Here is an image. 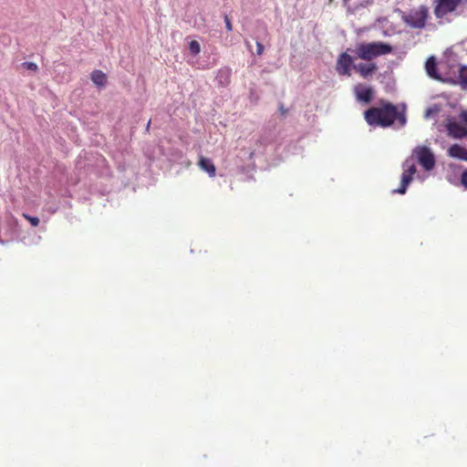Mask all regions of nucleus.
Here are the masks:
<instances>
[{"instance_id": "nucleus-5", "label": "nucleus", "mask_w": 467, "mask_h": 467, "mask_svg": "<svg viewBox=\"0 0 467 467\" xmlns=\"http://www.w3.org/2000/svg\"><path fill=\"white\" fill-rule=\"evenodd\" d=\"M413 155L425 171H431L435 166V156L430 148L419 146L413 150Z\"/></svg>"}, {"instance_id": "nucleus-15", "label": "nucleus", "mask_w": 467, "mask_h": 467, "mask_svg": "<svg viewBox=\"0 0 467 467\" xmlns=\"http://www.w3.org/2000/svg\"><path fill=\"white\" fill-rule=\"evenodd\" d=\"M189 49L192 55H198L201 52L199 42L196 40H192L189 45Z\"/></svg>"}, {"instance_id": "nucleus-9", "label": "nucleus", "mask_w": 467, "mask_h": 467, "mask_svg": "<svg viewBox=\"0 0 467 467\" xmlns=\"http://www.w3.org/2000/svg\"><path fill=\"white\" fill-rule=\"evenodd\" d=\"M448 134L454 139L467 137V128L457 121H449L446 124Z\"/></svg>"}, {"instance_id": "nucleus-14", "label": "nucleus", "mask_w": 467, "mask_h": 467, "mask_svg": "<svg viewBox=\"0 0 467 467\" xmlns=\"http://www.w3.org/2000/svg\"><path fill=\"white\" fill-rule=\"evenodd\" d=\"M90 78L92 82L99 88H104L107 84V76L101 70H94Z\"/></svg>"}, {"instance_id": "nucleus-25", "label": "nucleus", "mask_w": 467, "mask_h": 467, "mask_svg": "<svg viewBox=\"0 0 467 467\" xmlns=\"http://www.w3.org/2000/svg\"><path fill=\"white\" fill-rule=\"evenodd\" d=\"M350 0H343L344 3H348L349 2Z\"/></svg>"}, {"instance_id": "nucleus-23", "label": "nucleus", "mask_w": 467, "mask_h": 467, "mask_svg": "<svg viewBox=\"0 0 467 467\" xmlns=\"http://www.w3.org/2000/svg\"><path fill=\"white\" fill-rule=\"evenodd\" d=\"M461 118L462 119L467 123V112L466 111H463L462 114H461Z\"/></svg>"}, {"instance_id": "nucleus-1", "label": "nucleus", "mask_w": 467, "mask_h": 467, "mask_svg": "<svg viewBox=\"0 0 467 467\" xmlns=\"http://www.w3.org/2000/svg\"><path fill=\"white\" fill-rule=\"evenodd\" d=\"M364 119L369 126L387 128L397 121L400 127L406 122L405 109H399L392 103L381 99L379 107H371L364 112Z\"/></svg>"}, {"instance_id": "nucleus-4", "label": "nucleus", "mask_w": 467, "mask_h": 467, "mask_svg": "<svg viewBox=\"0 0 467 467\" xmlns=\"http://www.w3.org/2000/svg\"><path fill=\"white\" fill-rule=\"evenodd\" d=\"M402 169L403 172L401 174L400 186V188L393 190V193H406L408 186L413 180V176L417 171V168L412 158H409L403 162Z\"/></svg>"}, {"instance_id": "nucleus-21", "label": "nucleus", "mask_w": 467, "mask_h": 467, "mask_svg": "<svg viewBox=\"0 0 467 467\" xmlns=\"http://www.w3.org/2000/svg\"><path fill=\"white\" fill-rule=\"evenodd\" d=\"M461 182L465 188H467V170L462 173Z\"/></svg>"}, {"instance_id": "nucleus-8", "label": "nucleus", "mask_w": 467, "mask_h": 467, "mask_svg": "<svg viewBox=\"0 0 467 467\" xmlns=\"http://www.w3.org/2000/svg\"><path fill=\"white\" fill-rule=\"evenodd\" d=\"M354 94L358 101L369 104L374 96V89L362 84H358L354 88Z\"/></svg>"}, {"instance_id": "nucleus-6", "label": "nucleus", "mask_w": 467, "mask_h": 467, "mask_svg": "<svg viewBox=\"0 0 467 467\" xmlns=\"http://www.w3.org/2000/svg\"><path fill=\"white\" fill-rule=\"evenodd\" d=\"M463 0H435L434 15L437 18H442L446 15L454 12Z\"/></svg>"}, {"instance_id": "nucleus-11", "label": "nucleus", "mask_w": 467, "mask_h": 467, "mask_svg": "<svg viewBox=\"0 0 467 467\" xmlns=\"http://www.w3.org/2000/svg\"><path fill=\"white\" fill-rule=\"evenodd\" d=\"M353 67L363 78H368L378 69V67L375 63H359L358 65H354Z\"/></svg>"}, {"instance_id": "nucleus-7", "label": "nucleus", "mask_w": 467, "mask_h": 467, "mask_svg": "<svg viewBox=\"0 0 467 467\" xmlns=\"http://www.w3.org/2000/svg\"><path fill=\"white\" fill-rule=\"evenodd\" d=\"M353 66V58L347 52L341 53L337 60L336 70L341 76L351 75L350 68Z\"/></svg>"}, {"instance_id": "nucleus-3", "label": "nucleus", "mask_w": 467, "mask_h": 467, "mask_svg": "<svg viewBox=\"0 0 467 467\" xmlns=\"http://www.w3.org/2000/svg\"><path fill=\"white\" fill-rule=\"evenodd\" d=\"M429 16V9L425 5L411 9L405 16V23L412 28H423Z\"/></svg>"}, {"instance_id": "nucleus-16", "label": "nucleus", "mask_w": 467, "mask_h": 467, "mask_svg": "<svg viewBox=\"0 0 467 467\" xmlns=\"http://www.w3.org/2000/svg\"><path fill=\"white\" fill-rule=\"evenodd\" d=\"M459 78L462 84H467V67L462 66L459 68Z\"/></svg>"}, {"instance_id": "nucleus-19", "label": "nucleus", "mask_w": 467, "mask_h": 467, "mask_svg": "<svg viewBox=\"0 0 467 467\" xmlns=\"http://www.w3.org/2000/svg\"><path fill=\"white\" fill-rule=\"evenodd\" d=\"M224 22H225V26H226L227 31H229V32L232 31L233 25H232V22L227 15L224 16Z\"/></svg>"}, {"instance_id": "nucleus-10", "label": "nucleus", "mask_w": 467, "mask_h": 467, "mask_svg": "<svg viewBox=\"0 0 467 467\" xmlns=\"http://www.w3.org/2000/svg\"><path fill=\"white\" fill-rule=\"evenodd\" d=\"M425 70L430 78L440 81L442 80V78L438 72L437 60L433 56L427 58L425 62Z\"/></svg>"}, {"instance_id": "nucleus-12", "label": "nucleus", "mask_w": 467, "mask_h": 467, "mask_svg": "<svg viewBox=\"0 0 467 467\" xmlns=\"http://www.w3.org/2000/svg\"><path fill=\"white\" fill-rule=\"evenodd\" d=\"M198 166L201 170L206 171L210 177H214L216 175V168L212 161V160L205 158L203 156H200L198 161Z\"/></svg>"}, {"instance_id": "nucleus-20", "label": "nucleus", "mask_w": 467, "mask_h": 467, "mask_svg": "<svg viewBox=\"0 0 467 467\" xmlns=\"http://www.w3.org/2000/svg\"><path fill=\"white\" fill-rule=\"evenodd\" d=\"M264 45L260 42H256V54L260 56L264 53Z\"/></svg>"}, {"instance_id": "nucleus-24", "label": "nucleus", "mask_w": 467, "mask_h": 467, "mask_svg": "<svg viewBox=\"0 0 467 467\" xmlns=\"http://www.w3.org/2000/svg\"><path fill=\"white\" fill-rule=\"evenodd\" d=\"M150 121L148 122V124H147V129H149V128H150Z\"/></svg>"}, {"instance_id": "nucleus-17", "label": "nucleus", "mask_w": 467, "mask_h": 467, "mask_svg": "<svg viewBox=\"0 0 467 467\" xmlns=\"http://www.w3.org/2000/svg\"><path fill=\"white\" fill-rule=\"evenodd\" d=\"M23 217L27 220L33 227L38 226L40 221L37 217L30 216L26 213H23Z\"/></svg>"}, {"instance_id": "nucleus-18", "label": "nucleus", "mask_w": 467, "mask_h": 467, "mask_svg": "<svg viewBox=\"0 0 467 467\" xmlns=\"http://www.w3.org/2000/svg\"><path fill=\"white\" fill-rule=\"evenodd\" d=\"M24 68L27 70H31L33 72H36L38 70V66L34 62H24L21 65Z\"/></svg>"}, {"instance_id": "nucleus-22", "label": "nucleus", "mask_w": 467, "mask_h": 467, "mask_svg": "<svg viewBox=\"0 0 467 467\" xmlns=\"http://www.w3.org/2000/svg\"><path fill=\"white\" fill-rule=\"evenodd\" d=\"M279 110H280V113H281L282 116H285L286 114V112H287V109H285L283 104H280Z\"/></svg>"}, {"instance_id": "nucleus-2", "label": "nucleus", "mask_w": 467, "mask_h": 467, "mask_svg": "<svg viewBox=\"0 0 467 467\" xmlns=\"http://www.w3.org/2000/svg\"><path fill=\"white\" fill-rule=\"evenodd\" d=\"M355 52L360 59L369 61L391 53L392 47L383 42L360 43L357 45Z\"/></svg>"}, {"instance_id": "nucleus-13", "label": "nucleus", "mask_w": 467, "mask_h": 467, "mask_svg": "<svg viewBox=\"0 0 467 467\" xmlns=\"http://www.w3.org/2000/svg\"><path fill=\"white\" fill-rule=\"evenodd\" d=\"M448 154L451 158L467 161V149L459 144L451 145L448 150Z\"/></svg>"}]
</instances>
